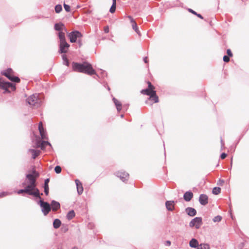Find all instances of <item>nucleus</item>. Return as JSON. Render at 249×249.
<instances>
[{"label":"nucleus","instance_id":"nucleus-1","mask_svg":"<svg viewBox=\"0 0 249 249\" xmlns=\"http://www.w3.org/2000/svg\"><path fill=\"white\" fill-rule=\"evenodd\" d=\"M72 68L74 71L85 73L89 75H92L95 73V71L93 69L91 65L87 63L83 64L73 63Z\"/></svg>","mask_w":249,"mask_h":249},{"label":"nucleus","instance_id":"nucleus-2","mask_svg":"<svg viewBox=\"0 0 249 249\" xmlns=\"http://www.w3.org/2000/svg\"><path fill=\"white\" fill-rule=\"evenodd\" d=\"M39 174L36 171H34L32 174H27L26 178L28 180L29 184L27 186L33 192H36V190H38L36 187V178H37Z\"/></svg>","mask_w":249,"mask_h":249},{"label":"nucleus","instance_id":"nucleus-3","mask_svg":"<svg viewBox=\"0 0 249 249\" xmlns=\"http://www.w3.org/2000/svg\"><path fill=\"white\" fill-rule=\"evenodd\" d=\"M28 103L35 107H38L40 104V100L38 99V95L36 94H33L27 99Z\"/></svg>","mask_w":249,"mask_h":249},{"label":"nucleus","instance_id":"nucleus-4","mask_svg":"<svg viewBox=\"0 0 249 249\" xmlns=\"http://www.w3.org/2000/svg\"><path fill=\"white\" fill-rule=\"evenodd\" d=\"M2 74L11 81L15 82H19L20 81V79L18 77L13 75V71L11 69H7L5 71L3 72Z\"/></svg>","mask_w":249,"mask_h":249},{"label":"nucleus","instance_id":"nucleus-5","mask_svg":"<svg viewBox=\"0 0 249 249\" xmlns=\"http://www.w3.org/2000/svg\"><path fill=\"white\" fill-rule=\"evenodd\" d=\"M39 204L41 207L42 212L43 213L44 215H46L51 210L50 205L48 203L44 202L42 200L39 201Z\"/></svg>","mask_w":249,"mask_h":249},{"label":"nucleus","instance_id":"nucleus-6","mask_svg":"<svg viewBox=\"0 0 249 249\" xmlns=\"http://www.w3.org/2000/svg\"><path fill=\"white\" fill-rule=\"evenodd\" d=\"M202 224V220L201 217H195L192 219L190 223V227H195L196 229H199Z\"/></svg>","mask_w":249,"mask_h":249},{"label":"nucleus","instance_id":"nucleus-7","mask_svg":"<svg viewBox=\"0 0 249 249\" xmlns=\"http://www.w3.org/2000/svg\"><path fill=\"white\" fill-rule=\"evenodd\" d=\"M23 193H26L30 195L34 196L36 197L40 198L38 190H36V192H33L27 186L24 189H21L18 191V194H20Z\"/></svg>","mask_w":249,"mask_h":249},{"label":"nucleus","instance_id":"nucleus-8","mask_svg":"<svg viewBox=\"0 0 249 249\" xmlns=\"http://www.w3.org/2000/svg\"><path fill=\"white\" fill-rule=\"evenodd\" d=\"M148 88L146 89H143L142 91V93L144 94H146L147 95H149V98H152L153 95L155 94L156 91L154 90V87L151 84L150 82H148Z\"/></svg>","mask_w":249,"mask_h":249},{"label":"nucleus","instance_id":"nucleus-9","mask_svg":"<svg viewBox=\"0 0 249 249\" xmlns=\"http://www.w3.org/2000/svg\"><path fill=\"white\" fill-rule=\"evenodd\" d=\"M68 36L70 38V41L73 43L76 41L77 38L81 37L82 36V35L79 31H75L70 33Z\"/></svg>","mask_w":249,"mask_h":249},{"label":"nucleus","instance_id":"nucleus-10","mask_svg":"<svg viewBox=\"0 0 249 249\" xmlns=\"http://www.w3.org/2000/svg\"><path fill=\"white\" fill-rule=\"evenodd\" d=\"M70 47V45L66 42H60L59 44V52L61 53H66Z\"/></svg>","mask_w":249,"mask_h":249},{"label":"nucleus","instance_id":"nucleus-11","mask_svg":"<svg viewBox=\"0 0 249 249\" xmlns=\"http://www.w3.org/2000/svg\"><path fill=\"white\" fill-rule=\"evenodd\" d=\"M38 129L42 139H47L46 133L43 127V124L41 122L39 123Z\"/></svg>","mask_w":249,"mask_h":249},{"label":"nucleus","instance_id":"nucleus-12","mask_svg":"<svg viewBox=\"0 0 249 249\" xmlns=\"http://www.w3.org/2000/svg\"><path fill=\"white\" fill-rule=\"evenodd\" d=\"M117 176L119 177L122 181H124L128 178L129 174L125 172H118Z\"/></svg>","mask_w":249,"mask_h":249},{"label":"nucleus","instance_id":"nucleus-13","mask_svg":"<svg viewBox=\"0 0 249 249\" xmlns=\"http://www.w3.org/2000/svg\"><path fill=\"white\" fill-rule=\"evenodd\" d=\"M199 200L201 205H205L208 203V197L206 195L202 194L199 196Z\"/></svg>","mask_w":249,"mask_h":249},{"label":"nucleus","instance_id":"nucleus-14","mask_svg":"<svg viewBox=\"0 0 249 249\" xmlns=\"http://www.w3.org/2000/svg\"><path fill=\"white\" fill-rule=\"evenodd\" d=\"M50 206H51V207L53 211H57L60 207V205L59 203L57 202V201H55V200H53L51 202Z\"/></svg>","mask_w":249,"mask_h":249},{"label":"nucleus","instance_id":"nucleus-15","mask_svg":"<svg viewBox=\"0 0 249 249\" xmlns=\"http://www.w3.org/2000/svg\"><path fill=\"white\" fill-rule=\"evenodd\" d=\"M166 207L169 211H173L174 207V201H167L165 203Z\"/></svg>","mask_w":249,"mask_h":249},{"label":"nucleus","instance_id":"nucleus-16","mask_svg":"<svg viewBox=\"0 0 249 249\" xmlns=\"http://www.w3.org/2000/svg\"><path fill=\"white\" fill-rule=\"evenodd\" d=\"M186 212L189 215L191 216H195L196 213V210L194 208L190 207L186 208Z\"/></svg>","mask_w":249,"mask_h":249},{"label":"nucleus","instance_id":"nucleus-17","mask_svg":"<svg viewBox=\"0 0 249 249\" xmlns=\"http://www.w3.org/2000/svg\"><path fill=\"white\" fill-rule=\"evenodd\" d=\"M75 183L77 186V189L78 194H81L83 191V188L82 184L78 179L75 180Z\"/></svg>","mask_w":249,"mask_h":249},{"label":"nucleus","instance_id":"nucleus-18","mask_svg":"<svg viewBox=\"0 0 249 249\" xmlns=\"http://www.w3.org/2000/svg\"><path fill=\"white\" fill-rule=\"evenodd\" d=\"M193 194L191 192H186L183 196V198L186 201H189L193 197Z\"/></svg>","mask_w":249,"mask_h":249},{"label":"nucleus","instance_id":"nucleus-19","mask_svg":"<svg viewBox=\"0 0 249 249\" xmlns=\"http://www.w3.org/2000/svg\"><path fill=\"white\" fill-rule=\"evenodd\" d=\"M198 242L196 239H192L189 242V246L194 248H197L198 246Z\"/></svg>","mask_w":249,"mask_h":249},{"label":"nucleus","instance_id":"nucleus-20","mask_svg":"<svg viewBox=\"0 0 249 249\" xmlns=\"http://www.w3.org/2000/svg\"><path fill=\"white\" fill-rule=\"evenodd\" d=\"M54 29L56 31L61 32L64 29V25L61 23H56L54 25Z\"/></svg>","mask_w":249,"mask_h":249},{"label":"nucleus","instance_id":"nucleus-21","mask_svg":"<svg viewBox=\"0 0 249 249\" xmlns=\"http://www.w3.org/2000/svg\"><path fill=\"white\" fill-rule=\"evenodd\" d=\"M3 87L5 88H11L13 90H14L16 89L15 86L10 82L4 83L3 84Z\"/></svg>","mask_w":249,"mask_h":249},{"label":"nucleus","instance_id":"nucleus-22","mask_svg":"<svg viewBox=\"0 0 249 249\" xmlns=\"http://www.w3.org/2000/svg\"><path fill=\"white\" fill-rule=\"evenodd\" d=\"M46 145H50L51 144L48 142L42 141L41 142L38 143L37 144V146L38 147H40L42 149H43L45 147Z\"/></svg>","mask_w":249,"mask_h":249},{"label":"nucleus","instance_id":"nucleus-23","mask_svg":"<svg viewBox=\"0 0 249 249\" xmlns=\"http://www.w3.org/2000/svg\"><path fill=\"white\" fill-rule=\"evenodd\" d=\"M113 100L114 101V104H115V105L116 106L117 110L118 111L121 110V108H122V104L120 103V102L114 98L113 99Z\"/></svg>","mask_w":249,"mask_h":249},{"label":"nucleus","instance_id":"nucleus-24","mask_svg":"<svg viewBox=\"0 0 249 249\" xmlns=\"http://www.w3.org/2000/svg\"><path fill=\"white\" fill-rule=\"evenodd\" d=\"M29 151L32 153L33 159H35L40 153L39 151L34 149H30Z\"/></svg>","mask_w":249,"mask_h":249},{"label":"nucleus","instance_id":"nucleus-25","mask_svg":"<svg viewBox=\"0 0 249 249\" xmlns=\"http://www.w3.org/2000/svg\"><path fill=\"white\" fill-rule=\"evenodd\" d=\"M58 36L60 42L66 41L65 33L62 32H59L58 33Z\"/></svg>","mask_w":249,"mask_h":249},{"label":"nucleus","instance_id":"nucleus-26","mask_svg":"<svg viewBox=\"0 0 249 249\" xmlns=\"http://www.w3.org/2000/svg\"><path fill=\"white\" fill-rule=\"evenodd\" d=\"M61 221L58 219H55L53 222V226L55 229L58 228L61 225Z\"/></svg>","mask_w":249,"mask_h":249},{"label":"nucleus","instance_id":"nucleus-27","mask_svg":"<svg viewBox=\"0 0 249 249\" xmlns=\"http://www.w3.org/2000/svg\"><path fill=\"white\" fill-rule=\"evenodd\" d=\"M112 5L109 10V11L111 13H114L116 10V0H112Z\"/></svg>","mask_w":249,"mask_h":249},{"label":"nucleus","instance_id":"nucleus-28","mask_svg":"<svg viewBox=\"0 0 249 249\" xmlns=\"http://www.w3.org/2000/svg\"><path fill=\"white\" fill-rule=\"evenodd\" d=\"M196 249H210V247L207 244H201Z\"/></svg>","mask_w":249,"mask_h":249},{"label":"nucleus","instance_id":"nucleus-29","mask_svg":"<svg viewBox=\"0 0 249 249\" xmlns=\"http://www.w3.org/2000/svg\"><path fill=\"white\" fill-rule=\"evenodd\" d=\"M75 216V213L73 211H70L67 215V218L69 219V220H71V219L73 217H74Z\"/></svg>","mask_w":249,"mask_h":249},{"label":"nucleus","instance_id":"nucleus-30","mask_svg":"<svg viewBox=\"0 0 249 249\" xmlns=\"http://www.w3.org/2000/svg\"><path fill=\"white\" fill-rule=\"evenodd\" d=\"M132 26L133 29V30L139 35L140 36V32L139 30L138 27L137 26V23L136 22H133V24H132Z\"/></svg>","mask_w":249,"mask_h":249},{"label":"nucleus","instance_id":"nucleus-31","mask_svg":"<svg viewBox=\"0 0 249 249\" xmlns=\"http://www.w3.org/2000/svg\"><path fill=\"white\" fill-rule=\"evenodd\" d=\"M221 189L219 187H214L213 189V193L214 195H218L220 193Z\"/></svg>","mask_w":249,"mask_h":249},{"label":"nucleus","instance_id":"nucleus-32","mask_svg":"<svg viewBox=\"0 0 249 249\" xmlns=\"http://www.w3.org/2000/svg\"><path fill=\"white\" fill-rule=\"evenodd\" d=\"M62 8L61 5H57L55 7V11L56 13H59L62 11Z\"/></svg>","mask_w":249,"mask_h":249},{"label":"nucleus","instance_id":"nucleus-33","mask_svg":"<svg viewBox=\"0 0 249 249\" xmlns=\"http://www.w3.org/2000/svg\"><path fill=\"white\" fill-rule=\"evenodd\" d=\"M54 171L56 173L59 174L61 172V168L59 166H56L54 168Z\"/></svg>","mask_w":249,"mask_h":249},{"label":"nucleus","instance_id":"nucleus-34","mask_svg":"<svg viewBox=\"0 0 249 249\" xmlns=\"http://www.w3.org/2000/svg\"><path fill=\"white\" fill-rule=\"evenodd\" d=\"M221 217L219 215H218L214 217L213 221L214 222H219L221 220Z\"/></svg>","mask_w":249,"mask_h":249},{"label":"nucleus","instance_id":"nucleus-35","mask_svg":"<svg viewBox=\"0 0 249 249\" xmlns=\"http://www.w3.org/2000/svg\"><path fill=\"white\" fill-rule=\"evenodd\" d=\"M150 99H152L154 101L155 103H157L159 102L158 97L156 96V93L153 95L152 98H150Z\"/></svg>","mask_w":249,"mask_h":249},{"label":"nucleus","instance_id":"nucleus-36","mask_svg":"<svg viewBox=\"0 0 249 249\" xmlns=\"http://www.w3.org/2000/svg\"><path fill=\"white\" fill-rule=\"evenodd\" d=\"M64 9L65 10L67 11V12H70V10H71V7L69 5L64 3Z\"/></svg>","mask_w":249,"mask_h":249},{"label":"nucleus","instance_id":"nucleus-37","mask_svg":"<svg viewBox=\"0 0 249 249\" xmlns=\"http://www.w3.org/2000/svg\"><path fill=\"white\" fill-rule=\"evenodd\" d=\"M62 58L65 63V64L67 65V66H68L69 65V61H68V60L67 59V57H66V56L65 55H62Z\"/></svg>","mask_w":249,"mask_h":249},{"label":"nucleus","instance_id":"nucleus-38","mask_svg":"<svg viewBox=\"0 0 249 249\" xmlns=\"http://www.w3.org/2000/svg\"><path fill=\"white\" fill-rule=\"evenodd\" d=\"M44 192L46 195L49 194V186H44Z\"/></svg>","mask_w":249,"mask_h":249},{"label":"nucleus","instance_id":"nucleus-39","mask_svg":"<svg viewBox=\"0 0 249 249\" xmlns=\"http://www.w3.org/2000/svg\"><path fill=\"white\" fill-rule=\"evenodd\" d=\"M223 60L225 62H228L230 61V58L228 56L225 55L223 57Z\"/></svg>","mask_w":249,"mask_h":249},{"label":"nucleus","instance_id":"nucleus-40","mask_svg":"<svg viewBox=\"0 0 249 249\" xmlns=\"http://www.w3.org/2000/svg\"><path fill=\"white\" fill-rule=\"evenodd\" d=\"M49 182V178L46 179L45 180V182H44V186H49V185H48Z\"/></svg>","mask_w":249,"mask_h":249},{"label":"nucleus","instance_id":"nucleus-41","mask_svg":"<svg viewBox=\"0 0 249 249\" xmlns=\"http://www.w3.org/2000/svg\"><path fill=\"white\" fill-rule=\"evenodd\" d=\"M128 18L130 19V22H131V23H132V24H133V22H136L134 20V19H133V18H132V17H131V16H128Z\"/></svg>","mask_w":249,"mask_h":249},{"label":"nucleus","instance_id":"nucleus-42","mask_svg":"<svg viewBox=\"0 0 249 249\" xmlns=\"http://www.w3.org/2000/svg\"><path fill=\"white\" fill-rule=\"evenodd\" d=\"M128 18L130 19V22H131V23H132V24H133V22H136L134 20V19H133V18H132V17H131V16H128Z\"/></svg>","mask_w":249,"mask_h":249},{"label":"nucleus","instance_id":"nucleus-43","mask_svg":"<svg viewBox=\"0 0 249 249\" xmlns=\"http://www.w3.org/2000/svg\"><path fill=\"white\" fill-rule=\"evenodd\" d=\"M227 54H228L229 56H232L231 52V50L230 49H228L227 50Z\"/></svg>","mask_w":249,"mask_h":249},{"label":"nucleus","instance_id":"nucleus-44","mask_svg":"<svg viewBox=\"0 0 249 249\" xmlns=\"http://www.w3.org/2000/svg\"><path fill=\"white\" fill-rule=\"evenodd\" d=\"M226 156H227L226 154H225V153H222V154L221 155V158L222 159H225V158L226 157Z\"/></svg>","mask_w":249,"mask_h":249},{"label":"nucleus","instance_id":"nucleus-45","mask_svg":"<svg viewBox=\"0 0 249 249\" xmlns=\"http://www.w3.org/2000/svg\"><path fill=\"white\" fill-rule=\"evenodd\" d=\"M104 31L105 33H107L109 32V28L108 27H106L104 29Z\"/></svg>","mask_w":249,"mask_h":249},{"label":"nucleus","instance_id":"nucleus-46","mask_svg":"<svg viewBox=\"0 0 249 249\" xmlns=\"http://www.w3.org/2000/svg\"><path fill=\"white\" fill-rule=\"evenodd\" d=\"M189 11L195 15H196V14H197L195 11H193V10H192L191 9H189Z\"/></svg>","mask_w":249,"mask_h":249},{"label":"nucleus","instance_id":"nucleus-47","mask_svg":"<svg viewBox=\"0 0 249 249\" xmlns=\"http://www.w3.org/2000/svg\"><path fill=\"white\" fill-rule=\"evenodd\" d=\"M198 17H199V18H201V19H203V17L200 15V14H196V15Z\"/></svg>","mask_w":249,"mask_h":249},{"label":"nucleus","instance_id":"nucleus-48","mask_svg":"<svg viewBox=\"0 0 249 249\" xmlns=\"http://www.w3.org/2000/svg\"><path fill=\"white\" fill-rule=\"evenodd\" d=\"M166 245H167V246H170L171 245V242L169 241H166Z\"/></svg>","mask_w":249,"mask_h":249},{"label":"nucleus","instance_id":"nucleus-49","mask_svg":"<svg viewBox=\"0 0 249 249\" xmlns=\"http://www.w3.org/2000/svg\"><path fill=\"white\" fill-rule=\"evenodd\" d=\"M143 60L144 61L145 63H147V57H145L144 58H143Z\"/></svg>","mask_w":249,"mask_h":249},{"label":"nucleus","instance_id":"nucleus-50","mask_svg":"<svg viewBox=\"0 0 249 249\" xmlns=\"http://www.w3.org/2000/svg\"><path fill=\"white\" fill-rule=\"evenodd\" d=\"M221 142L222 145H224V143H223V140L222 139L221 140Z\"/></svg>","mask_w":249,"mask_h":249},{"label":"nucleus","instance_id":"nucleus-51","mask_svg":"<svg viewBox=\"0 0 249 249\" xmlns=\"http://www.w3.org/2000/svg\"><path fill=\"white\" fill-rule=\"evenodd\" d=\"M72 249H78L76 247H74Z\"/></svg>","mask_w":249,"mask_h":249}]
</instances>
